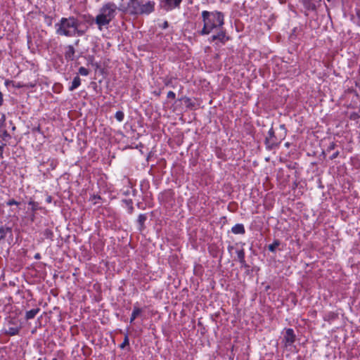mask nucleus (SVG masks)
<instances>
[{"instance_id": "obj_26", "label": "nucleus", "mask_w": 360, "mask_h": 360, "mask_svg": "<svg viewBox=\"0 0 360 360\" xmlns=\"http://www.w3.org/2000/svg\"><path fill=\"white\" fill-rule=\"evenodd\" d=\"M6 126V115L0 112V131Z\"/></svg>"}, {"instance_id": "obj_5", "label": "nucleus", "mask_w": 360, "mask_h": 360, "mask_svg": "<svg viewBox=\"0 0 360 360\" xmlns=\"http://www.w3.org/2000/svg\"><path fill=\"white\" fill-rule=\"evenodd\" d=\"M283 139L284 137L281 139L277 138L275 134L274 128L271 127L269 130L268 135L264 140V144L266 150H271L274 148L278 147Z\"/></svg>"}, {"instance_id": "obj_23", "label": "nucleus", "mask_w": 360, "mask_h": 360, "mask_svg": "<svg viewBox=\"0 0 360 360\" xmlns=\"http://www.w3.org/2000/svg\"><path fill=\"white\" fill-rule=\"evenodd\" d=\"M236 255L239 262H243L245 255L244 249L241 248L240 250H237Z\"/></svg>"}, {"instance_id": "obj_15", "label": "nucleus", "mask_w": 360, "mask_h": 360, "mask_svg": "<svg viewBox=\"0 0 360 360\" xmlns=\"http://www.w3.org/2000/svg\"><path fill=\"white\" fill-rule=\"evenodd\" d=\"M122 202L126 206L128 210V213L131 214L134 212L133 201L131 199H123Z\"/></svg>"}, {"instance_id": "obj_16", "label": "nucleus", "mask_w": 360, "mask_h": 360, "mask_svg": "<svg viewBox=\"0 0 360 360\" xmlns=\"http://www.w3.org/2000/svg\"><path fill=\"white\" fill-rule=\"evenodd\" d=\"M80 84H81V79L77 75L74 77L73 81L72 82V85L69 87L68 89L70 91H72L75 89H76L77 88H78L80 86Z\"/></svg>"}, {"instance_id": "obj_1", "label": "nucleus", "mask_w": 360, "mask_h": 360, "mask_svg": "<svg viewBox=\"0 0 360 360\" xmlns=\"http://www.w3.org/2000/svg\"><path fill=\"white\" fill-rule=\"evenodd\" d=\"M80 22L75 16L62 18L55 25L56 33L59 36L72 37L75 36L82 37L88 30V27L84 30L79 29Z\"/></svg>"}, {"instance_id": "obj_48", "label": "nucleus", "mask_w": 360, "mask_h": 360, "mask_svg": "<svg viewBox=\"0 0 360 360\" xmlns=\"http://www.w3.org/2000/svg\"><path fill=\"white\" fill-rule=\"evenodd\" d=\"M319 1H321V0H319Z\"/></svg>"}, {"instance_id": "obj_34", "label": "nucleus", "mask_w": 360, "mask_h": 360, "mask_svg": "<svg viewBox=\"0 0 360 360\" xmlns=\"http://www.w3.org/2000/svg\"><path fill=\"white\" fill-rule=\"evenodd\" d=\"M241 264L242 267L248 269L250 266L246 263L245 260L244 259L243 262H240Z\"/></svg>"}, {"instance_id": "obj_11", "label": "nucleus", "mask_w": 360, "mask_h": 360, "mask_svg": "<svg viewBox=\"0 0 360 360\" xmlns=\"http://www.w3.org/2000/svg\"><path fill=\"white\" fill-rule=\"evenodd\" d=\"M147 214H140L137 219V223L139 225V230L142 231L145 229V222L147 220Z\"/></svg>"}, {"instance_id": "obj_44", "label": "nucleus", "mask_w": 360, "mask_h": 360, "mask_svg": "<svg viewBox=\"0 0 360 360\" xmlns=\"http://www.w3.org/2000/svg\"><path fill=\"white\" fill-rule=\"evenodd\" d=\"M51 201V196H49L47 198V202H50Z\"/></svg>"}, {"instance_id": "obj_39", "label": "nucleus", "mask_w": 360, "mask_h": 360, "mask_svg": "<svg viewBox=\"0 0 360 360\" xmlns=\"http://www.w3.org/2000/svg\"><path fill=\"white\" fill-rule=\"evenodd\" d=\"M3 94L0 91V106L3 104Z\"/></svg>"}, {"instance_id": "obj_33", "label": "nucleus", "mask_w": 360, "mask_h": 360, "mask_svg": "<svg viewBox=\"0 0 360 360\" xmlns=\"http://www.w3.org/2000/svg\"><path fill=\"white\" fill-rule=\"evenodd\" d=\"M340 153L339 151H336L335 153H334L330 157V160H334L335 159L338 155H339Z\"/></svg>"}, {"instance_id": "obj_22", "label": "nucleus", "mask_w": 360, "mask_h": 360, "mask_svg": "<svg viewBox=\"0 0 360 360\" xmlns=\"http://www.w3.org/2000/svg\"><path fill=\"white\" fill-rule=\"evenodd\" d=\"M28 205L31 206V210L33 212H37V210H40L41 207H39V204L37 202H35L34 200H30L28 202Z\"/></svg>"}, {"instance_id": "obj_14", "label": "nucleus", "mask_w": 360, "mask_h": 360, "mask_svg": "<svg viewBox=\"0 0 360 360\" xmlns=\"http://www.w3.org/2000/svg\"><path fill=\"white\" fill-rule=\"evenodd\" d=\"M39 311H40V309L37 307V308H34V309H32L31 310L26 311L25 316V319L30 320V319H34L35 317V316L39 313Z\"/></svg>"}, {"instance_id": "obj_30", "label": "nucleus", "mask_w": 360, "mask_h": 360, "mask_svg": "<svg viewBox=\"0 0 360 360\" xmlns=\"http://www.w3.org/2000/svg\"><path fill=\"white\" fill-rule=\"evenodd\" d=\"M19 204L20 202L16 201L15 199H10L6 202V205L8 206L18 205Z\"/></svg>"}, {"instance_id": "obj_46", "label": "nucleus", "mask_w": 360, "mask_h": 360, "mask_svg": "<svg viewBox=\"0 0 360 360\" xmlns=\"http://www.w3.org/2000/svg\"><path fill=\"white\" fill-rule=\"evenodd\" d=\"M39 257H40L39 254H37V255H35V258H36V259H38V258H39Z\"/></svg>"}, {"instance_id": "obj_47", "label": "nucleus", "mask_w": 360, "mask_h": 360, "mask_svg": "<svg viewBox=\"0 0 360 360\" xmlns=\"http://www.w3.org/2000/svg\"><path fill=\"white\" fill-rule=\"evenodd\" d=\"M52 360H58L57 358H53Z\"/></svg>"}, {"instance_id": "obj_8", "label": "nucleus", "mask_w": 360, "mask_h": 360, "mask_svg": "<svg viewBox=\"0 0 360 360\" xmlns=\"http://www.w3.org/2000/svg\"><path fill=\"white\" fill-rule=\"evenodd\" d=\"M9 236L11 240H13V231L12 228L7 226H0V243L4 240L7 236Z\"/></svg>"}, {"instance_id": "obj_38", "label": "nucleus", "mask_w": 360, "mask_h": 360, "mask_svg": "<svg viewBox=\"0 0 360 360\" xmlns=\"http://www.w3.org/2000/svg\"><path fill=\"white\" fill-rule=\"evenodd\" d=\"M168 26H169V25H168V22H167V21H165V22H163V24H162V27L163 29H166V28H167V27H168Z\"/></svg>"}, {"instance_id": "obj_20", "label": "nucleus", "mask_w": 360, "mask_h": 360, "mask_svg": "<svg viewBox=\"0 0 360 360\" xmlns=\"http://www.w3.org/2000/svg\"><path fill=\"white\" fill-rule=\"evenodd\" d=\"M281 242L279 240H274L273 243L269 245L268 250L272 252H274L276 248L280 245Z\"/></svg>"}, {"instance_id": "obj_43", "label": "nucleus", "mask_w": 360, "mask_h": 360, "mask_svg": "<svg viewBox=\"0 0 360 360\" xmlns=\"http://www.w3.org/2000/svg\"><path fill=\"white\" fill-rule=\"evenodd\" d=\"M290 146V143L287 142L285 143V146L287 147V148H289Z\"/></svg>"}, {"instance_id": "obj_31", "label": "nucleus", "mask_w": 360, "mask_h": 360, "mask_svg": "<svg viewBox=\"0 0 360 360\" xmlns=\"http://www.w3.org/2000/svg\"><path fill=\"white\" fill-rule=\"evenodd\" d=\"M335 147H336L335 143V142H331L330 143V145L328 146V147L327 148V151L330 152V151L334 150L335 148Z\"/></svg>"}, {"instance_id": "obj_35", "label": "nucleus", "mask_w": 360, "mask_h": 360, "mask_svg": "<svg viewBox=\"0 0 360 360\" xmlns=\"http://www.w3.org/2000/svg\"><path fill=\"white\" fill-rule=\"evenodd\" d=\"M162 93V91L160 89L158 91H154L153 94L157 96H160Z\"/></svg>"}, {"instance_id": "obj_13", "label": "nucleus", "mask_w": 360, "mask_h": 360, "mask_svg": "<svg viewBox=\"0 0 360 360\" xmlns=\"http://www.w3.org/2000/svg\"><path fill=\"white\" fill-rule=\"evenodd\" d=\"M20 328L21 327L18 326H11L8 327V328L5 330L4 333L10 336L16 335L19 333Z\"/></svg>"}, {"instance_id": "obj_41", "label": "nucleus", "mask_w": 360, "mask_h": 360, "mask_svg": "<svg viewBox=\"0 0 360 360\" xmlns=\"http://www.w3.org/2000/svg\"><path fill=\"white\" fill-rule=\"evenodd\" d=\"M356 15L357 18L360 20V9L356 10Z\"/></svg>"}, {"instance_id": "obj_29", "label": "nucleus", "mask_w": 360, "mask_h": 360, "mask_svg": "<svg viewBox=\"0 0 360 360\" xmlns=\"http://www.w3.org/2000/svg\"><path fill=\"white\" fill-rule=\"evenodd\" d=\"M79 74L82 76H87L89 74V70L84 67H80L79 68Z\"/></svg>"}, {"instance_id": "obj_17", "label": "nucleus", "mask_w": 360, "mask_h": 360, "mask_svg": "<svg viewBox=\"0 0 360 360\" xmlns=\"http://www.w3.org/2000/svg\"><path fill=\"white\" fill-rule=\"evenodd\" d=\"M301 2L307 10L314 11L316 8V5L313 3L312 0H301Z\"/></svg>"}, {"instance_id": "obj_3", "label": "nucleus", "mask_w": 360, "mask_h": 360, "mask_svg": "<svg viewBox=\"0 0 360 360\" xmlns=\"http://www.w3.org/2000/svg\"><path fill=\"white\" fill-rule=\"evenodd\" d=\"M117 8L116 4L113 2L105 3L100 8L99 13L96 16V24L100 31H102L104 27L107 28L115 18Z\"/></svg>"}, {"instance_id": "obj_10", "label": "nucleus", "mask_w": 360, "mask_h": 360, "mask_svg": "<svg viewBox=\"0 0 360 360\" xmlns=\"http://www.w3.org/2000/svg\"><path fill=\"white\" fill-rule=\"evenodd\" d=\"M75 49L72 45H68L65 47L64 56L66 60L72 61L75 60Z\"/></svg>"}, {"instance_id": "obj_45", "label": "nucleus", "mask_w": 360, "mask_h": 360, "mask_svg": "<svg viewBox=\"0 0 360 360\" xmlns=\"http://www.w3.org/2000/svg\"><path fill=\"white\" fill-rule=\"evenodd\" d=\"M191 101V98H186V102H189Z\"/></svg>"}, {"instance_id": "obj_2", "label": "nucleus", "mask_w": 360, "mask_h": 360, "mask_svg": "<svg viewBox=\"0 0 360 360\" xmlns=\"http://www.w3.org/2000/svg\"><path fill=\"white\" fill-rule=\"evenodd\" d=\"M203 27L199 31L200 35H207L216 29L222 28L224 25V14L218 11H203L201 13Z\"/></svg>"}, {"instance_id": "obj_37", "label": "nucleus", "mask_w": 360, "mask_h": 360, "mask_svg": "<svg viewBox=\"0 0 360 360\" xmlns=\"http://www.w3.org/2000/svg\"><path fill=\"white\" fill-rule=\"evenodd\" d=\"M6 145V143H4L2 146H0V157L2 156L4 147Z\"/></svg>"}, {"instance_id": "obj_19", "label": "nucleus", "mask_w": 360, "mask_h": 360, "mask_svg": "<svg viewBox=\"0 0 360 360\" xmlns=\"http://www.w3.org/2000/svg\"><path fill=\"white\" fill-rule=\"evenodd\" d=\"M82 18L89 25H92L94 22L96 23V17L94 18L91 15H84Z\"/></svg>"}, {"instance_id": "obj_18", "label": "nucleus", "mask_w": 360, "mask_h": 360, "mask_svg": "<svg viewBox=\"0 0 360 360\" xmlns=\"http://www.w3.org/2000/svg\"><path fill=\"white\" fill-rule=\"evenodd\" d=\"M142 312V309L136 306H134V309L130 317V322L132 323Z\"/></svg>"}, {"instance_id": "obj_40", "label": "nucleus", "mask_w": 360, "mask_h": 360, "mask_svg": "<svg viewBox=\"0 0 360 360\" xmlns=\"http://www.w3.org/2000/svg\"><path fill=\"white\" fill-rule=\"evenodd\" d=\"M351 117V119L354 120V119H356V118L359 117V116H358V115H357L356 113H353V114L351 115V117Z\"/></svg>"}, {"instance_id": "obj_24", "label": "nucleus", "mask_w": 360, "mask_h": 360, "mask_svg": "<svg viewBox=\"0 0 360 360\" xmlns=\"http://www.w3.org/2000/svg\"><path fill=\"white\" fill-rule=\"evenodd\" d=\"M43 235L46 238L53 240V232L50 229H46L43 231Z\"/></svg>"}, {"instance_id": "obj_42", "label": "nucleus", "mask_w": 360, "mask_h": 360, "mask_svg": "<svg viewBox=\"0 0 360 360\" xmlns=\"http://www.w3.org/2000/svg\"><path fill=\"white\" fill-rule=\"evenodd\" d=\"M233 246H232V245H229V246L228 247V250H229V252H231V250H233Z\"/></svg>"}, {"instance_id": "obj_25", "label": "nucleus", "mask_w": 360, "mask_h": 360, "mask_svg": "<svg viewBox=\"0 0 360 360\" xmlns=\"http://www.w3.org/2000/svg\"><path fill=\"white\" fill-rule=\"evenodd\" d=\"M173 79H174V77H166L163 78L162 81H163L165 86H170L174 87V86L172 85Z\"/></svg>"}, {"instance_id": "obj_36", "label": "nucleus", "mask_w": 360, "mask_h": 360, "mask_svg": "<svg viewBox=\"0 0 360 360\" xmlns=\"http://www.w3.org/2000/svg\"><path fill=\"white\" fill-rule=\"evenodd\" d=\"M280 127L284 130V137H285V135H286V133H287V129H286V128H285V124H281V125L280 126Z\"/></svg>"}, {"instance_id": "obj_28", "label": "nucleus", "mask_w": 360, "mask_h": 360, "mask_svg": "<svg viewBox=\"0 0 360 360\" xmlns=\"http://www.w3.org/2000/svg\"><path fill=\"white\" fill-rule=\"evenodd\" d=\"M129 345V336H128V334H126L124 335V338L122 343L120 345V347L121 349H124L126 346H127Z\"/></svg>"}, {"instance_id": "obj_4", "label": "nucleus", "mask_w": 360, "mask_h": 360, "mask_svg": "<svg viewBox=\"0 0 360 360\" xmlns=\"http://www.w3.org/2000/svg\"><path fill=\"white\" fill-rule=\"evenodd\" d=\"M155 2L143 4L142 0H129L127 8L131 15H148L155 10Z\"/></svg>"}, {"instance_id": "obj_12", "label": "nucleus", "mask_w": 360, "mask_h": 360, "mask_svg": "<svg viewBox=\"0 0 360 360\" xmlns=\"http://www.w3.org/2000/svg\"><path fill=\"white\" fill-rule=\"evenodd\" d=\"M231 231L234 234H244L245 229L243 224H237L231 228Z\"/></svg>"}, {"instance_id": "obj_32", "label": "nucleus", "mask_w": 360, "mask_h": 360, "mask_svg": "<svg viewBox=\"0 0 360 360\" xmlns=\"http://www.w3.org/2000/svg\"><path fill=\"white\" fill-rule=\"evenodd\" d=\"M167 97L168 98H169V99H172V100H174V99H175V98H176V94H175L173 91H169L167 93Z\"/></svg>"}, {"instance_id": "obj_27", "label": "nucleus", "mask_w": 360, "mask_h": 360, "mask_svg": "<svg viewBox=\"0 0 360 360\" xmlns=\"http://www.w3.org/2000/svg\"><path fill=\"white\" fill-rule=\"evenodd\" d=\"M116 120L119 122H122L124 118V114L122 111H117L115 115Z\"/></svg>"}, {"instance_id": "obj_21", "label": "nucleus", "mask_w": 360, "mask_h": 360, "mask_svg": "<svg viewBox=\"0 0 360 360\" xmlns=\"http://www.w3.org/2000/svg\"><path fill=\"white\" fill-rule=\"evenodd\" d=\"M0 138L4 141H7L9 139L11 138V136L8 133L7 130L2 129L0 131Z\"/></svg>"}, {"instance_id": "obj_7", "label": "nucleus", "mask_w": 360, "mask_h": 360, "mask_svg": "<svg viewBox=\"0 0 360 360\" xmlns=\"http://www.w3.org/2000/svg\"><path fill=\"white\" fill-rule=\"evenodd\" d=\"M182 0H162V7L166 11H171L174 8H179Z\"/></svg>"}, {"instance_id": "obj_6", "label": "nucleus", "mask_w": 360, "mask_h": 360, "mask_svg": "<svg viewBox=\"0 0 360 360\" xmlns=\"http://www.w3.org/2000/svg\"><path fill=\"white\" fill-rule=\"evenodd\" d=\"M215 30H218V32L216 34H213L209 38L210 42L218 41L221 44H225L227 41L229 40V37L226 36V32L224 28V26L222 28L216 29Z\"/></svg>"}, {"instance_id": "obj_9", "label": "nucleus", "mask_w": 360, "mask_h": 360, "mask_svg": "<svg viewBox=\"0 0 360 360\" xmlns=\"http://www.w3.org/2000/svg\"><path fill=\"white\" fill-rule=\"evenodd\" d=\"M284 340L285 341L286 345H291L295 342V335L294 333L293 329H286L285 335H284Z\"/></svg>"}]
</instances>
